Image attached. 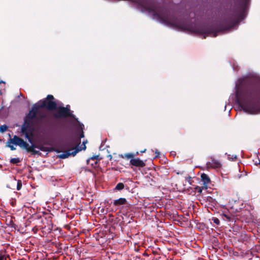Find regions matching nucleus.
<instances>
[{
  "mask_svg": "<svg viewBox=\"0 0 260 260\" xmlns=\"http://www.w3.org/2000/svg\"><path fill=\"white\" fill-rule=\"evenodd\" d=\"M21 187H22V183H21V181L18 180L17 183V190H20V189L21 188Z\"/></svg>",
  "mask_w": 260,
  "mask_h": 260,
  "instance_id": "obj_15",
  "label": "nucleus"
},
{
  "mask_svg": "<svg viewBox=\"0 0 260 260\" xmlns=\"http://www.w3.org/2000/svg\"><path fill=\"white\" fill-rule=\"evenodd\" d=\"M201 179L204 184H207L210 181L209 177L205 174H202L201 175Z\"/></svg>",
  "mask_w": 260,
  "mask_h": 260,
  "instance_id": "obj_10",
  "label": "nucleus"
},
{
  "mask_svg": "<svg viewBox=\"0 0 260 260\" xmlns=\"http://www.w3.org/2000/svg\"><path fill=\"white\" fill-rule=\"evenodd\" d=\"M130 163L132 165L138 167H143L145 166V163L139 158L132 159Z\"/></svg>",
  "mask_w": 260,
  "mask_h": 260,
  "instance_id": "obj_7",
  "label": "nucleus"
},
{
  "mask_svg": "<svg viewBox=\"0 0 260 260\" xmlns=\"http://www.w3.org/2000/svg\"><path fill=\"white\" fill-rule=\"evenodd\" d=\"M78 143H80V142H81V141H80V140H78Z\"/></svg>",
  "mask_w": 260,
  "mask_h": 260,
  "instance_id": "obj_24",
  "label": "nucleus"
},
{
  "mask_svg": "<svg viewBox=\"0 0 260 260\" xmlns=\"http://www.w3.org/2000/svg\"><path fill=\"white\" fill-rule=\"evenodd\" d=\"M70 106H67L66 107H60L58 109L57 114L55 115V116L56 118L59 117H67L70 116Z\"/></svg>",
  "mask_w": 260,
  "mask_h": 260,
  "instance_id": "obj_5",
  "label": "nucleus"
},
{
  "mask_svg": "<svg viewBox=\"0 0 260 260\" xmlns=\"http://www.w3.org/2000/svg\"><path fill=\"white\" fill-rule=\"evenodd\" d=\"M20 162V160L19 158H13L10 160V162L13 164H16Z\"/></svg>",
  "mask_w": 260,
  "mask_h": 260,
  "instance_id": "obj_13",
  "label": "nucleus"
},
{
  "mask_svg": "<svg viewBox=\"0 0 260 260\" xmlns=\"http://www.w3.org/2000/svg\"><path fill=\"white\" fill-rule=\"evenodd\" d=\"M78 150H73L72 152H71V150L64 152L62 154H61L59 157L61 158H66L70 156V155L75 156Z\"/></svg>",
  "mask_w": 260,
  "mask_h": 260,
  "instance_id": "obj_8",
  "label": "nucleus"
},
{
  "mask_svg": "<svg viewBox=\"0 0 260 260\" xmlns=\"http://www.w3.org/2000/svg\"><path fill=\"white\" fill-rule=\"evenodd\" d=\"M38 105H39L36 103L32 106L31 110L27 115L24 123L21 128L22 133L25 134V137L28 139L29 142H31V136L32 135L34 129L33 126L31 123L40 108Z\"/></svg>",
  "mask_w": 260,
  "mask_h": 260,
  "instance_id": "obj_2",
  "label": "nucleus"
},
{
  "mask_svg": "<svg viewBox=\"0 0 260 260\" xmlns=\"http://www.w3.org/2000/svg\"><path fill=\"white\" fill-rule=\"evenodd\" d=\"M8 128L7 126L6 125H1L0 126V132L2 133H4L7 131Z\"/></svg>",
  "mask_w": 260,
  "mask_h": 260,
  "instance_id": "obj_14",
  "label": "nucleus"
},
{
  "mask_svg": "<svg viewBox=\"0 0 260 260\" xmlns=\"http://www.w3.org/2000/svg\"><path fill=\"white\" fill-rule=\"evenodd\" d=\"M216 33H210V36L216 37Z\"/></svg>",
  "mask_w": 260,
  "mask_h": 260,
  "instance_id": "obj_20",
  "label": "nucleus"
},
{
  "mask_svg": "<svg viewBox=\"0 0 260 260\" xmlns=\"http://www.w3.org/2000/svg\"><path fill=\"white\" fill-rule=\"evenodd\" d=\"M124 184L122 183H118L115 187V189L121 190L124 188Z\"/></svg>",
  "mask_w": 260,
  "mask_h": 260,
  "instance_id": "obj_11",
  "label": "nucleus"
},
{
  "mask_svg": "<svg viewBox=\"0 0 260 260\" xmlns=\"http://www.w3.org/2000/svg\"><path fill=\"white\" fill-rule=\"evenodd\" d=\"M98 157V156H95L91 157L90 159L87 160V164H89V163L91 161H93L94 163L95 164H96L97 163Z\"/></svg>",
  "mask_w": 260,
  "mask_h": 260,
  "instance_id": "obj_12",
  "label": "nucleus"
},
{
  "mask_svg": "<svg viewBox=\"0 0 260 260\" xmlns=\"http://www.w3.org/2000/svg\"><path fill=\"white\" fill-rule=\"evenodd\" d=\"M134 156L133 154L128 153L125 154V157L127 158H133Z\"/></svg>",
  "mask_w": 260,
  "mask_h": 260,
  "instance_id": "obj_17",
  "label": "nucleus"
},
{
  "mask_svg": "<svg viewBox=\"0 0 260 260\" xmlns=\"http://www.w3.org/2000/svg\"><path fill=\"white\" fill-rule=\"evenodd\" d=\"M14 145L19 146L21 148L25 149L27 152H31L34 154L37 153V151L35 150V146L33 144L29 145L23 139L16 136L10 139L7 142V146L10 147L12 150L16 149Z\"/></svg>",
  "mask_w": 260,
  "mask_h": 260,
  "instance_id": "obj_3",
  "label": "nucleus"
},
{
  "mask_svg": "<svg viewBox=\"0 0 260 260\" xmlns=\"http://www.w3.org/2000/svg\"><path fill=\"white\" fill-rule=\"evenodd\" d=\"M249 0H242L244 5L246 6V5L248 3Z\"/></svg>",
  "mask_w": 260,
  "mask_h": 260,
  "instance_id": "obj_18",
  "label": "nucleus"
},
{
  "mask_svg": "<svg viewBox=\"0 0 260 260\" xmlns=\"http://www.w3.org/2000/svg\"><path fill=\"white\" fill-rule=\"evenodd\" d=\"M145 151H146V149H145L144 151H143V150H142L141 152H142V153L144 152H145Z\"/></svg>",
  "mask_w": 260,
  "mask_h": 260,
  "instance_id": "obj_23",
  "label": "nucleus"
},
{
  "mask_svg": "<svg viewBox=\"0 0 260 260\" xmlns=\"http://www.w3.org/2000/svg\"><path fill=\"white\" fill-rule=\"evenodd\" d=\"M221 164L220 162L216 159H211V161H208L206 164V167L207 169H216L219 168L221 167Z\"/></svg>",
  "mask_w": 260,
  "mask_h": 260,
  "instance_id": "obj_6",
  "label": "nucleus"
},
{
  "mask_svg": "<svg viewBox=\"0 0 260 260\" xmlns=\"http://www.w3.org/2000/svg\"><path fill=\"white\" fill-rule=\"evenodd\" d=\"M83 146H83V149H86V146H85V144H84V142H83Z\"/></svg>",
  "mask_w": 260,
  "mask_h": 260,
  "instance_id": "obj_22",
  "label": "nucleus"
},
{
  "mask_svg": "<svg viewBox=\"0 0 260 260\" xmlns=\"http://www.w3.org/2000/svg\"><path fill=\"white\" fill-rule=\"evenodd\" d=\"M126 200L125 198H121L117 200H114L113 201V204L115 206L119 207L120 206L126 204Z\"/></svg>",
  "mask_w": 260,
  "mask_h": 260,
  "instance_id": "obj_9",
  "label": "nucleus"
},
{
  "mask_svg": "<svg viewBox=\"0 0 260 260\" xmlns=\"http://www.w3.org/2000/svg\"><path fill=\"white\" fill-rule=\"evenodd\" d=\"M213 222L216 223V224L218 225L220 223L219 220L217 218H213Z\"/></svg>",
  "mask_w": 260,
  "mask_h": 260,
  "instance_id": "obj_16",
  "label": "nucleus"
},
{
  "mask_svg": "<svg viewBox=\"0 0 260 260\" xmlns=\"http://www.w3.org/2000/svg\"><path fill=\"white\" fill-rule=\"evenodd\" d=\"M80 138H83V137H84V135H83V133L80 135Z\"/></svg>",
  "mask_w": 260,
  "mask_h": 260,
  "instance_id": "obj_21",
  "label": "nucleus"
},
{
  "mask_svg": "<svg viewBox=\"0 0 260 260\" xmlns=\"http://www.w3.org/2000/svg\"><path fill=\"white\" fill-rule=\"evenodd\" d=\"M237 102L245 112L260 113V76L255 74L243 76L236 84Z\"/></svg>",
  "mask_w": 260,
  "mask_h": 260,
  "instance_id": "obj_1",
  "label": "nucleus"
},
{
  "mask_svg": "<svg viewBox=\"0 0 260 260\" xmlns=\"http://www.w3.org/2000/svg\"><path fill=\"white\" fill-rule=\"evenodd\" d=\"M0 260H6L5 256L2 254H0Z\"/></svg>",
  "mask_w": 260,
  "mask_h": 260,
  "instance_id": "obj_19",
  "label": "nucleus"
},
{
  "mask_svg": "<svg viewBox=\"0 0 260 260\" xmlns=\"http://www.w3.org/2000/svg\"><path fill=\"white\" fill-rule=\"evenodd\" d=\"M54 97L52 95H48L47 98L43 100H40L37 103L39 107L41 108L46 107L47 109L52 110L56 109V104L53 101Z\"/></svg>",
  "mask_w": 260,
  "mask_h": 260,
  "instance_id": "obj_4",
  "label": "nucleus"
}]
</instances>
